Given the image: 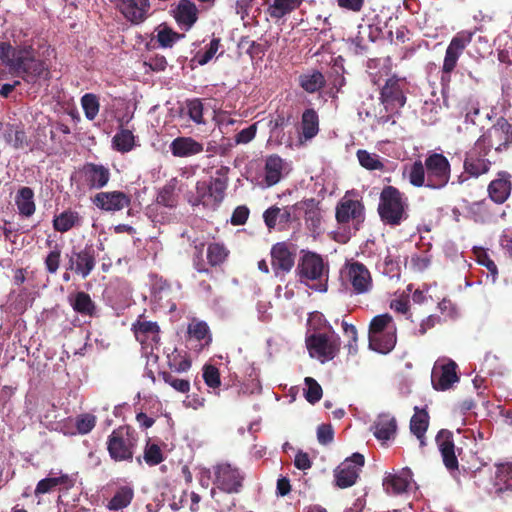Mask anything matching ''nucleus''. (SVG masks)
<instances>
[{
	"label": "nucleus",
	"mask_w": 512,
	"mask_h": 512,
	"mask_svg": "<svg viewBox=\"0 0 512 512\" xmlns=\"http://www.w3.org/2000/svg\"><path fill=\"white\" fill-rule=\"evenodd\" d=\"M0 59L11 73L28 84L50 78V70L44 60L35 56L32 46L13 47L8 42L0 43Z\"/></svg>",
	"instance_id": "obj_1"
},
{
	"label": "nucleus",
	"mask_w": 512,
	"mask_h": 512,
	"mask_svg": "<svg viewBox=\"0 0 512 512\" xmlns=\"http://www.w3.org/2000/svg\"><path fill=\"white\" fill-rule=\"evenodd\" d=\"M407 197L397 187L384 186L378 204V214L381 221L388 226H399L408 218Z\"/></svg>",
	"instance_id": "obj_2"
},
{
	"label": "nucleus",
	"mask_w": 512,
	"mask_h": 512,
	"mask_svg": "<svg viewBox=\"0 0 512 512\" xmlns=\"http://www.w3.org/2000/svg\"><path fill=\"white\" fill-rule=\"evenodd\" d=\"M328 273L329 266L321 255L311 251H302V256L296 266V274L301 283L318 292H326Z\"/></svg>",
	"instance_id": "obj_3"
},
{
	"label": "nucleus",
	"mask_w": 512,
	"mask_h": 512,
	"mask_svg": "<svg viewBox=\"0 0 512 512\" xmlns=\"http://www.w3.org/2000/svg\"><path fill=\"white\" fill-rule=\"evenodd\" d=\"M137 443L138 435L135 429L129 425H123L111 432L106 444L112 460L115 462H131Z\"/></svg>",
	"instance_id": "obj_4"
},
{
	"label": "nucleus",
	"mask_w": 512,
	"mask_h": 512,
	"mask_svg": "<svg viewBox=\"0 0 512 512\" xmlns=\"http://www.w3.org/2000/svg\"><path fill=\"white\" fill-rule=\"evenodd\" d=\"M97 256L98 254L93 244L73 246L65 254L67 260L65 268L81 279H86L96 268Z\"/></svg>",
	"instance_id": "obj_5"
},
{
	"label": "nucleus",
	"mask_w": 512,
	"mask_h": 512,
	"mask_svg": "<svg viewBox=\"0 0 512 512\" xmlns=\"http://www.w3.org/2000/svg\"><path fill=\"white\" fill-rule=\"evenodd\" d=\"M424 164L427 172L426 187L430 189L444 188L451 175V165L447 157L433 152L425 158Z\"/></svg>",
	"instance_id": "obj_6"
},
{
	"label": "nucleus",
	"mask_w": 512,
	"mask_h": 512,
	"mask_svg": "<svg viewBox=\"0 0 512 512\" xmlns=\"http://www.w3.org/2000/svg\"><path fill=\"white\" fill-rule=\"evenodd\" d=\"M486 150L491 151L495 147L497 152H502L512 145V124L504 117H499L478 139Z\"/></svg>",
	"instance_id": "obj_7"
},
{
	"label": "nucleus",
	"mask_w": 512,
	"mask_h": 512,
	"mask_svg": "<svg viewBox=\"0 0 512 512\" xmlns=\"http://www.w3.org/2000/svg\"><path fill=\"white\" fill-rule=\"evenodd\" d=\"M406 81L396 75L388 78L380 90V102L386 112L398 113L406 104L407 98L404 93Z\"/></svg>",
	"instance_id": "obj_8"
},
{
	"label": "nucleus",
	"mask_w": 512,
	"mask_h": 512,
	"mask_svg": "<svg viewBox=\"0 0 512 512\" xmlns=\"http://www.w3.org/2000/svg\"><path fill=\"white\" fill-rule=\"evenodd\" d=\"M345 281L355 295L368 294L373 289V278L369 269L361 262L347 263L344 269Z\"/></svg>",
	"instance_id": "obj_9"
},
{
	"label": "nucleus",
	"mask_w": 512,
	"mask_h": 512,
	"mask_svg": "<svg viewBox=\"0 0 512 512\" xmlns=\"http://www.w3.org/2000/svg\"><path fill=\"white\" fill-rule=\"evenodd\" d=\"M307 348L312 356H317L322 362L333 359L339 351L338 336L325 333H315L307 337Z\"/></svg>",
	"instance_id": "obj_10"
},
{
	"label": "nucleus",
	"mask_w": 512,
	"mask_h": 512,
	"mask_svg": "<svg viewBox=\"0 0 512 512\" xmlns=\"http://www.w3.org/2000/svg\"><path fill=\"white\" fill-rule=\"evenodd\" d=\"M489 152L490 151L486 150V147L477 140L473 147L465 154L463 162L465 173L475 178L488 173L492 165L491 161L487 158Z\"/></svg>",
	"instance_id": "obj_11"
},
{
	"label": "nucleus",
	"mask_w": 512,
	"mask_h": 512,
	"mask_svg": "<svg viewBox=\"0 0 512 512\" xmlns=\"http://www.w3.org/2000/svg\"><path fill=\"white\" fill-rule=\"evenodd\" d=\"M364 463L365 458L360 453H354L350 458H347L334 471L336 485L341 489L353 486Z\"/></svg>",
	"instance_id": "obj_12"
},
{
	"label": "nucleus",
	"mask_w": 512,
	"mask_h": 512,
	"mask_svg": "<svg viewBox=\"0 0 512 512\" xmlns=\"http://www.w3.org/2000/svg\"><path fill=\"white\" fill-rule=\"evenodd\" d=\"M473 33L469 31L458 32L450 41L442 65L443 74L450 75L455 69L459 57L466 46L472 41Z\"/></svg>",
	"instance_id": "obj_13"
},
{
	"label": "nucleus",
	"mask_w": 512,
	"mask_h": 512,
	"mask_svg": "<svg viewBox=\"0 0 512 512\" xmlns=\"http://www.w3.org/2000/svg\"><path fill=\"white\" fill-rule=\"evenodd\" d=\"M244 477L238 468L220 464L215 468L214 484L222 491L232 494L240 492Z\"/></svg>",
	"instance_id": "obj_14"
},
{
	"label": "nucleus",
	"mask_w": 512,
	"mask_h": 512,
	"mask_svg": "<svg viewBox=\"0 0 512 512\" xmlns=\"http://www.w3.org/2000/svg\"><path fill=\"white\" fill-rule=\"evenodd\" d=\"M91 201L98 209L110 213L121 211L131 204L130 196L119 190L98 192L91 198Z\"/></svg>",
	"instance_id": "obj_15"
},
{
	"label": "nucleus",
	"mask_w": 512,
	"mask_h": 512,
	"mask_svg": "<svg viewBox=\"0 0 512 512\" xmlns=\"http://www.w3.org/2000/svg\"><path fill=\"white\" fill-rule=\"evenodd\" d=\"M271 266L276 277L289 273L295 264L296 254L286 242L274 244L270 251Z\"/></svg>",
	"instance_id": "obj_16"
},
{
	"label": "nucleus",
	"mask_w": 512,
	"mask_h": 512,
	"mask_svg": "<svg viewBox=\"0 0 512 512\" xmlns=\"http://www.w3.org/2000/svg\"><path fill=\"white\" fill-rule=\"evenodd\" d=\"M364 205L361 200L349 198V192L338 202L335 217L339 224L350 221L360 223L364 221Z\"/></svg>",
	"instance_id": "obj_17"
},
{
	"label": "nucleus",
	"mask_w": 512,
	"mask_h": 512,
	"mask_svg": "<svg viewBox=\"0 0 512 512\" xmlns=\"http://www.w3.org/2000/svg\"><path fill=\"white\" fill-rule=\"evenodd\" d=\"M132 331L136 340L144 347L153 348L160 342V326L157 322L146 320L143 314L132 324Z\"/></svg>",
	"instance_id": "obj_18"
},
{
	"label": "nucleus",
	"mask_w": 512,
	"mask_h": 512,
	"mask_svg": "<svg viewBox=\"0 0 512 512\" xmlns=\"http://www.w3.org/2000/svg\"><path fill=\"white\" fill-rule=\"evenodd\" d=\"M494 493L504 502H512V462L496 464Z\"/></svg>",
	"instance_id": "obj_19"
},
{
	"label": "nucleus",
	"mask_w": 512,
	"mask_h": 512,
	"mask_svg": "<svg viewBox=\"0 0 512 512\" xmlns=\"http://www.w3.org/2000/svg\"><path fill=\"white\" fill-rule=\"evenodd\" d=\"M86 185L90 189L100 190L110 181L111 173L108 167L103 164L87 162L81 169Z\"/></svg>",
	"instance_id": "obj_20"
},
{
	"label": "nucleus",
	"mask_w": 512,
	"mask_h": 512,
	"mask_svg": "<svg viewBox=\"0 0 512 512\" xmlns=\"http://www.w3.org/2000/svg\"><path fill=\"white\" fill-rule=\"evenodd\" d=\"M436 443L441 453L445 467L452 473L458 470V459L455 454L453 434L449 430L442 429L436 436Z\"/></svg>",
	"instance_id": "obj_21"
},
{
	"label": "nucleus",
	"mask_w": 512,
	"mask_h": 512,
	"mask_svg": "<svg viewBox=\"0 0 512 512\" xmlns=\"http://www.w3.org/2000/svg\"><path fill=\"white\" fill-rule=\"evenodd\" d=\"M456 370L457 364L452 360H449L439 367L435 366L432 372V384L434 389L445 391L449 389L453 383L458 382L459 377Z\"/></svg>",
	"instance_id": "obj_22"
},
{
	"label": "nucleus",
	"mask_w": 512,
	"mask_h": 512,
	"mask_svg": "<svg viewBox=\"0 0 512 512\" xmlns=\"http://www.w3.org/2000/svg\"><path fill=\"white\" fill-rule=\"evenodd\" d=\"M117 7L123 16L133 24L142 23L150 7L149 0H118Z\"/></svg>",
	"instance_id": "obj_23"
},
{
	"label": "nucleus",
	"mask_w": 512,
	"mask_h": 512,
	"mask_svg": "<svg viewBox=\"0 0 512 512\" xmlns=\"http://www.w3.org/2000/svg\"><path fill=\"white\" fill-rule=\"evenodd\" d=\"M511 190V175L506 171L499 172L498 177L492 180L487 187L489 198L496 204L505 203L511 194Z\"/></svg>",
	"instance_id": "obj_24"
},
{
	"label": "nucleus",
	"mask_w": 512,
	"mask_h": 512,
	"mask_svg": "<svg viewBox=\"0 0 512 512\" xmlns=\"http://www.w3.org/2000/svg\"><path fill=\"white\" fill-rule=\"evenodd\" d=\"M176 23L184 30H190L198 20V8L191 0H180L172 10Z\"/></svg>",
	"instance_id": "obj_25"
},
{
	"label": "nucleus",
	"mask_w": 512,
	"mask_h": 512,
	"mask_svg": "<svg viewBox=\"0 0 512 512\" xmlns=\"http://www.w3.org/2000/svg\"><path fill=\"white\" fill-rule=\"evenodd\" d=\"M264 223L269 230L275 229L277 221L279 224H288L299 219V214L294 211L292 206H286L281 209L277 206H271L263 213Z\"/></svg>",
	"instance_id": "obj_26"
},
{
	"label": "nucleus",
	"mask_w": 512,
	"mask_h": 512,
	"mask_svg": "<svg viewBox=\"0 0 512 512\" xmlns=\"http://www.w3.org/2000/svg\"><path fill=\"white\" fill-rule=\"evenodd\" d=\"M170 151L174 157L185 158L203 152V144L192 137L180 136L170 143Z\"/></svg>",
	"instance_id": "obj_27"
},
{
	"label": "nucleus",
	"mask_w": 512,
	"mask_h": 512,
	"mask_svg": "<svg viewBox=\"0 0 512 512\" xmlns=\"http://www.w3.org/2000/svg\"><path fill=\"white\" fill-rule=\"evenodd\" d=\"M68 302L73 310L82 316L90 318L97 316V306L87 292L78 291L71 293L68 296Z\"/></svg>",
	"instance_id": "obj_28"
},
{
	"label": "nucleus",
	"mask_w": 512,
	"mask_h": 512,
	"mask_svg": "<svg viewBox=\"0 0 512 512\" xmlns=\"http://www.w3.org/2000/svg\"><path fill=\"white\" fill-rule=\"evenodd\" d=\"M318 204L319 203L314 198H310L295 203L292 205V208L299 214V218L303 213L306 223L313 228H317L321 222V213Z\"/></svg>",
	"instance_id": "obj_29"
},
{
	"label": "nucleus",
	"mask_w": 512,
	"mask_h": 512,
	"mask_svg": "<svg viewBox=\"0 0 512 512\" xmlns=\"http://www.w3.org/2000/svg\"><path fill=\"white\" fill-rule=\"evenodd\" d=\"M15 205L21 217H31L36 211L34 191L27 186L19 188L15 195Z\"/></svg>",
	"instance_id": "obj_30"
},
{
	"label": "nucleus",
	"mask_w": 512,
	"mask_h": 512,
	"mask_svg": "<svg viewBox=\"0 0 512 512\" xmlns=\"http://www.w3.org/2000/svg\"><path fill=\"white\" fill-rule=\"evenodd\" d=\"M374 436L378 440L386 441L393 438L397 431V421L390 414H381L373 425Z\"/></svg>",
	"instance_id": "obj_31"
},
{
	"label": "nucleus",
	"mask_w": 512,
	"mask_h": 512,
	"mask_svg": "<svg viewBox=\"0 0 512 512\" xmlns=\"http://www.w3.org/2000/svg\"><path fill=\"white\" fill-rule=\"evenodd\" d=\"M414 411L415 413L410 420V431L419 440L420 446L424 447L426 445L425 433L429 426L430 417L426 409L415 407Z\"/></svg>",
	"instance_id": "obj_32"
},
{
	"label": "nucleus",
	"mask_w": 512,
	"mask_h": 512,
	"mask_svg": "<svg viewBox=\"0 0 512 512\" xmlns=\"http://www.w3.org/2000/svg\"><path fill=\"white\" fill-rule=\"evenodd\" d=\"M396 342V328H392L391 330H387L386 332L379 333V335L376 334L369 338L370 348L382 354L391 352L394 349Z\"/></svg>",
	"instance_id": "obj_33"
},
{
	"label": "nucleus",
	"mask_w": 512,
	"mask_h": 512,
	"mask_svg": "<svg viewBox=\"0 0 512 512\" xmlns=\"http://www.w3.org/2000/svg\"><path fill=\"white\" fill-rule=\"evenodd\" d=\"M3 138L7 144L15 149H23L28 146V138L24 129L18 125L0 123V130L4 128Z\"/></svg>",
	"instance_id": "obj_34"
},
{
	"label": "nucleus",
	"mask_w": 512,
	"mask_h": 512,
	"mask_svg": "<svg viewBox=\"0 0 512 512\" xmlns=\"http://www.w3.org/2000/svg\"><path fill=\"white\" fill-rule=\"evenodd\" d=\"M303 1L304 0H273L267 8V13L272 19L279 20L300 8Z\"/></svg>",
	"instance_id": "obj_35"
},
{
	"label": "nucleus",
	"mask_w": 512,
	"mask_h": 512,
	"mask_svg": "<svg viewBox=\"0 0 512 512\" xmlns=\"http://www.w3.org/2000/svg\"><path fill=\"white\" fill-rule=\"evenodd\" d=\"M52 224L55 231L65 233L73 227L80 226L81 217L77 211L68 209L55 215Z\"/></svg>",
	"instance_id": "obj_36"
},
{
	"label": "nucleus",
	"mask_w": 512,
	"mask_h": 512,
	"mask_svg": "<svg viewBox=\"0 0 512 512\" xmlns=\"http://www.w3.org/2000/svg\"><path fill=\"white\" fill-rule=\"evenodd\" d=\"M134 498V490L129 485L119 487L109 500L106 508L110 511H119L130 505Z\"/></svg>",
	"instance_id": "obj_37"
},
{
	"label": "nucleus",
	"mask_w": 512,
	"mask_h": 512,
	"mask_svg": "<svg viewBox=\"0 0 512 512\" xmlns=\"http://www.w3.org/2000/svg\"><path fill=\"white\" fill-rule=\"evenodd\" d=\"M265 182L267 186L277 184L282 177L283 161L280 156L270 155L265 162Z\"/></svg>",
	"instance_id": "obj_38"
},
{
	"label": "nucleus",
	"mask_w": 512,
	"mask_h": 512,
	"mask_svg": "<svg viewBox=\"0 0 512 512\" xmlns=\"http://www.w3.org/2000/svg\"><path fill=\"white\" fill-rule=\"evenodd\" d=\"M302 135L306 140L315 137L319 132V117L313 108L305 109L301 117Z\"/></svg>",
	"instance_id": "obj_39"
},
{
	"label": "nucleus",
	"mask_w": 512,
	"mask_h": 512,
	"mask_svg": "<svg viewBox=\"0 0 512 512\" xmlns=\"http://www.w3.org/2000/svg\"><path fill=\"white\" fill-rule=\"evenodd\" d=\"M230 254L228 248L219 242H212L206 249L207 266L219 267L226 262Z\"/></svg>",
	"instance_id": "obj_40"
},
{
	"label": "nucleus",
	"mask_w": 512,
	"mask_h": 512,
	"mask_svg": "<svg viewBox=\"0 0 512 512\" xmlns=\"http://www.w3.org/2000/svg\"><path fill=\"white\" fill-rule=\"evenodd\" d=\"M157 35L156 39L161 48H171L177 41L185 37L184 34L175 32L165 23L159 25L155 29Z\"/></svg>",
	"instance_id": "obj_41"
},
{
	"label": "nucleus",
	"mask_w": 512,
	"mask_h": 512,
	"mask_svg": "<svg viewBox=\"0 0 512 512\" xmlns=\"http://www.w3.org/2000/svg\"><path fill=\"white\" fill-rule=\"evenodd\" d=\"M135 146V137L132 131L120 129L112 138V147L114 150L127 153Z\"/></svg>",
	"instance_id": "obj_42"
},
{
	"label": "nucleus",
	"mask_w": 512,
	"mask_h": 512,
	"mask_svg": "<svg viewBox=\"0 0 512 512\" xmlns=\"http://www.w3.org/2000/svg\"><path fill=\"white\" fill-rule=\"evenodd\" d=\"M325 78L320 71L303 74L299 77L300 86L308 93H314L325 86Z\"/></svg>",
	"instance_id": "obj_43"
},
{
	"label": "nucleus",
	"mask_w": 512,
	"mask_h": 512,
	"mask_svg": "<svg viewBox=\"0 0 512 512\" xmlns=\"http://www.w3.org/2000/svg\"><path fill=\"white\" fill-rule=\"evenodd\" d=\"M176 182L172 180L165 184L161 190L158 192L156 201L158 204L163 205L168 208H174L177 206L178 197L175 193Z\"/></svg>",
	"instance_id": "obj_44"
},
{
	"label": "nucleus",
	"mask_w": 512,
	"mask_h": 512,
	"mask_svg": "<svg viewBox=\"0 0 512 512\" xmlns=\"http://www.w3.org/2000/svg\"><path fill=\"white\" fill-rule=\"evenodd\" d=\"M196 194L188 198V202L192 206H198L202 204L205 207L213 204L212 196H210L211 189L206 181H198L196 183Z\"/></svg>",
	"instance_id": "obj_45"
},
{
	"label": "nucleus",
	"mask_w": 512,
	"mask_h": 512,
	"mask_svg": "<svg viewBox=\"0 0 512 512\" xmlns=\"http://www.w3.org/2000/svg\"><path fill=\"white\" fill-rule=\"evenodd\" d=\"M360 165L370 171H382L385 168L384 163L381 161L377 154L370 153L367 150L359 149L356 153Z\"/></svg>",
	"instance_id": "obj_46"
},
{
	"label": "nucleus",
	"mask_w": 512,
	"mask_h": 512,
	"mask_svg": "<svg viewBox=\"0 0 512 512\" xmlns=\"http://www.w3.org/2000/svg\"><path fill=\"white\" fill-rule=\"evenodd\" d=\"M188 334L190 337L196 339L197 341L204 340V345H209L212 342L210 328L204 321L194 320L192 323H190L188 326Z\"/></svg>",
	"instance_id": "obj_47"
},
{
	"label": "nucleus",
	"mask_w": 512,
	"mask_h": 512,
	"mask_svg": "<svg viewBox=\"0 0 512 512\" xmlns=\"http://www.w3.org/2000/svg\"><path fill=\"white\" fill-rule=\"evenodd\" d=\"M408 179L414 187L426 186L427 172L425 164L420 160H416L409 168Z\"/></svg>",
	"instance_id": "obj_48"
},
{
	"label": "nucleus",
	"mask_w": 512,
	"mask_h": 512,
	"mask_svg": "<svg viewBox=\"0 0 512 512\" xmlns=\"http://www.w3.org/2000/svg\"><path fill=\"white\" fill-rule=\"evenodd\" d=\"M204 250V242L195 243L192 254V265L197 272L211 275L212 272L207 266V262L204 260Z\"/></svg>",
	"instance_id": "obj_49"
},
{
	"label": "nucleus",
	"mask_w": 512,
	"mask_h": 512,
	"mask_svg": "<svg viewBox=\"0 0 512 512\" xmlns=\"http://www.w3.org/2000/svg\"><path fill=\"white\" fill-rule=\"evenodd\" d=\"M383 487L387 493L401 494L407 490L408 481L400 475H388L383 481Z\"/></svg>",
	"instance_id": "obj_50"
},
{
	"label": "nucleus",
	"mask_w": 512,
	"mask_h": 512,
	"mask_svg": "<svg viewBox=\"0 0 512 512\" xmlns=\"http://www.w3.org/2000/svg\"><path fill=\"white\" fill-rule=\"evenodd\" d=\"M81 105L86 118L94 120L100 109L98 97L93 93H86L81 98Z\"/></svg>",
	"instance_id": "obj_51"
},
{
	"label": "nucleus",
	"mask_w": 512,
	"mask_h": 512,
	"mask_svg": "<svg viewBox=\"0 0 512 512\" xmlns=\"http://www.w3.org/2000/svg\"><path fill=\"white\" fill-rule=\"evenodd\" d=\"M208 186L211 189L213 205L218 206L224 200L228 182L224 178H212Z\"/></svg>",
	"instance_id": "obj_52"
},
{
	"label": "nucleus",
	"mask_w": 512,
	"mask_h": 512,
	"mask_svg": "<svg viewBox=\"0 0 512 512\" xmlns=\"http://www.w3.org/2000/svg\"><path fill=\"white\" fill-rule=\"evenodd\" d=\"M68 481L67 475H61L60 477H47L40 480L35 488V495L46 494L55 489L57 486L65 484Z\"/></svg>",
	"instance_id": "obj_53"
},
{
	"label": "nucleus",
	"mask_w": 512,
	"mask_h": 512,
	"mask_svg": "<svg viewBox=\"0 0 512 512\" xmlns=\"http://www.w3.org/2000/svg\"><path fill=\"white\" fill-rule=\"evenodd\" d=\"M143 459L149 466H156L164 461V455L158 444L151 443L150 440L144 448Z\"/></svg>",
	"instance_id": "obj_54"
},
{
	"label": "nucleus",
	"mask_w": 512,
	"mask_h": 512,
	"mask_svg": "<svg viewBox=\"0 0 512 512\" xmlns=\"http://www.w3.org/2000/svg\"><path fill=\"white\" fill-rule=\"evenodd\" d=\"M392 323V317L389 314H381L375 316L369 326V338L371 336H375L376 334L386 332L387 330H391L393 327H390Z\"/></svg>",
	"instance_id": "obj_55"
},
{
	"label": "nucleus",
	"mask_w": 512,
	"mask_h": 512,
	"mask_svg": "<svg viewBox=\"0 0 512 512\" xmlns=\"http://www.w3.org/2000/svg\"><path fill=\"white\" fill-rule=\"evenodd\" d=\"M203 380L205 384L215 390L221 386V378L219 369L211 364H206L203 367Z\"/></svg>",
	"instance_id": "obj_56"
},
{
	"label": "nucleus",
	"mask_w": 512,
	"mask_h": 512,
	"mask_svg": "<svg viewBox=\"0 0 512 512\" xmlns=\"http://www.w3.org/2000/svg\"><path fill=\"white\" fill-rule=\"evenodd\" d=\"M305 398L310 404L317 403L322 398V387L319 383L312 377L305 378Z\"/></svg>",
	"instance_id": "obj_57"
},
{
	"label": "nucleus",
	"mask_w": 512,
	"mask_h": 512,
	"mask_svg": "<svg viewBox=\"0 0 512 512\" xmlns=\"http://www.w3.org/2000/svg\"><path fill=\"white\" fill-rule=\"evenodd\" d=\"M159 376L165 383L170 385L173 389L181 393H188L190 390V382L186 379H179L172 375L171 372L162 371Z\"/></svg>",
	"instance_id": "obj_58"
},
{
	"label": "nucleus",
	"mask_w": 512,
	"mask_h": 512,
	"mask_svg": "<svg viewBox=\"0 0 512 512\" xmlns=\"http://www.w3.org/2000/svg\"><path fill=\"white\" fill-rule=\"evenodd\" d=\"M219 47L220 39L213 38L203 53L197 52L193 58V61H196L200 66L206 65L215 56Z\"/></svg>",
	"instance_id": "obj_59"
},
{
	"label": "nucleus",
	"mask_w": 512,
	"mask_h": 512,
	"mask_svg": "<svg viewBox=\"0 0 512 512\" xmlns=\"http://www.w3.org/2000/svg\"><path fill=\"white\" fill-rule=\"evenodd\" d=\"M239 47L246 48V53L252 58H261L265 53V47L254 41L249 37H242L239 42Z\"/></svg>",
	"instance_id": "obj_60"
},
{
	"label": "nucleus",
	"mask_w": 512,
	"mask_h": 512,
	"mask_svg": "<svg viewBox=\"0 0 512 512\" xmlns=\"http://www.w3.org/2000/svg\"><path fill=\"white\" fill-rule=\"evenodd\" d=\"M168 366L171 371L182 373L190 369L191 361L185 356L172 353L171 355H168Z\"/></svg>",
	"instance_id": "obj_61"
},
{
	"label": "nucleus",
	"mask_w": 512,
	"mask_h": 512,
	"mask_svg": "<svg viewBox=\"0 0 512 512\" xmlns=\"http://www.w3.org/2000/svg\"><path fill=\"white\" fill-rule=\"evenodd\" d=\"M60 259H61V248L59 247L58 244H55L53 250H51L47 254V256L44 260L45 268L48 273L55 274L58 271L59 266H60Z\"/></svg>",
	"instance_id": "obj_62"
},
{
	"label": "nucleus",
	"mask_w": 512,
	"mask_h": 512,
	"mask_svg": "<svg viewBox=\"0 0 512 512\" xmlns=\"http://www.w3.org/2000/svg\"><path fill=\"white\" fill-rule=\"evenodd\" d=\"M187 113L195 123H203V104L200 99H193L187 102Z\"/></svg>",
	"instance_id": "obj_63"
},
{
	"label": "nucleus",
	"mask_w": 512,
	"mask_h": 512,
	"mask_svg": "<svg viewBox=\"0 0 512 512\" xmlns=\"http://www.w3.org/2000/svg\"><path fill=\"white\" fill-rule=\"evenodd\" d=\"M96 425V417L92 414H82L76 419V428L80 434H88Z\"/></svg>",
	"instance_id": "obj_64"
}]
</instances>
